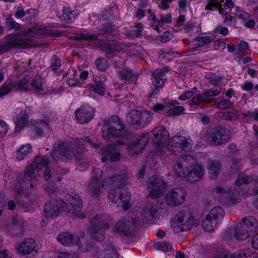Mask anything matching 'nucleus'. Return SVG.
<instances>
[{"label":"nucleus","instance_id":"1","mask_svg":"<svg viewBox=\"0 0 258 258\" xmlns=\"http://www.w3.org/2000/svg\"><path fill=\"white\" fill-rule=\"evenodd\" d=\"M127 180V176L124 172L121 174H117L111 168H106L103 171L100 169H95L93 172L92 179L89 184V188L90 191L94 195L97 194L101 187L108 189V200L110 205L117 206H122L123 209L126 210L130 207L129 202L131 200V194L125 192L120 194L117 197L115 188L121 187V185Z\"/></svg>","mask_w":258,"mask_h":258},{"label":"nucleus","instance_id":"2","mask_svg":"<svg viewBox=\"0 0 258 258\" xmlns=\"http://www.w3.org/2000/svg\"><path fill=\"white\" fill-rule=\"evenodd\" d=\"M154 143L156 149V154H159L166 150L172 154H176L179 150L190 151L192 149V142L189 137L175 136L171 138L166 148L164 146L169 137L168 132L162 126L156 127L154 130Z\"/></svg>","mask_w":258,"mask_h":258},{"label":"nucleus","instance_id":"3","mask_svg":"<svg viewBox=\"0 0 258 258\" xmlns=\"http://www.w3.org/2000/svg\"><path fill=\"white\" fill-rule=\"evenodd\" d=\"M204 166L198 163L190 154L181 156L174 163L173 171L175 175L195 182L200 181L204 174Z\"/></svg>","mask_w":258,"mask_h":258},{"label":"nucleus","instance_id":"4","mask_svg":"<svg viewBox=\"0 0 258 258\" xmlns=\"http://www.w3.org/2000/svg\"><path fill=\"white\" fill-rule=\"evenodd\" d=\"M82 207V201L77 194L72 196L68 195L63 202L60 198L51 199L46 204L43 209V214L46 218H52L58 216L62 211L76 216L84 218V213L81 214L80 210Z\"/></svg>","mask_w":258,"mask_h":258},{"label":"nucleus","instance_id":"5","mask_svg":"<svg viewBox=\"0 0 258 258\" xmlns=\"http://www.w3.org/2000/svg\"><path fill=\"white\" fill-rule=\"evenodd\" d=\"M49 164L50 161L46 156H36L31 165L26 168L21 181L32 187L36 182L35 179L40 175V170L42 169H44V178L48 180L51 177Z\"/></svg>","mask_w":258,"mask_h":258},{"label":"nucleus","instance_id":"6","mask_svg":"<svg viewBox=\"0 0 258 258\" xmlns=\"http://www.w3.org/2000/svg\"><path fill=\"white\" fill-rule=\"evenodd\" d=\"M102 136L108 141H113L115 138L121 137L124 133L122 125L117 116L109 118L108 123L102 128Z\"/></svg>","mask_w":258,"mask_h":258},{"label":"nucleus","instance_id":"7","mask_svg":"<svg viewBox=\"0 0 258 258\" xmlns=\"http://www.w3.org/2000/svg\"><path fill=\"white\" fill-rule=\"evenodd\" d=\"M193 225L197 226L199 222L195 220L191 213L189 211L179 212L171 224L173 230L175 232L187 230Z\"/></svg>","mask_w":258,"mask_h":258},{"label":"nucleus","instance_id":"8","mask_svg":"<svg viewBox=\"0 0 258 258\" xmlns=\"http://www.w3.org/2000/svg\"><path fill=\"white\" fill-rule=\"evenodd\" d=\"M222 2H223V0H210L206 9L212 11L218 9L220 14L225 18V21H232L234 17L229 13L234 7L233 2L232 0H226L224 4H222Z\"/></svg>","mask_w":258,"mask_h":258},{"label":"nucleus","instance_id":"9","mask_svg":"<svg viewBox=\"0 0 258 258\" xmlns=\"http://www.w3.org/2000/svg\"><path fill=\"white\" fill-rule=\"evenodd\" d=\"M43 78L39 75L36 76L33 78L29 76L22 79L18 81V84L13 85L16 90L28 91L33 89L35 91L42 90Z\"/></svg>","mask_w":258,"mask_h":258},{"label":"nucleus","instance_id":"10","mask_svg":"<svg viewBox=\"0 0 258 258\" xmlns=\"http://www.w3.org/2000/svg\"><path fill=\"white\" fill-rule=\"evenodd\" d=\"M153 114L149 112L131 110L126 116V120L128 123L144 127L151 120Z\"/></svg>","mask_w":258,"mask_h":258},{"label":"nucleus","instance_id":"11","mask_svg":"<svg viewBox=\"0 0 258 258\" xmlns=\"http://www.w3.org/2000/svg\"><path fill=\"white\" fill-rule=\"evenodd\" d=\"M90 219L91 224L90 229L91 237L98 240H103L105 231L110 228L109 225L98 215L90 218Z\"/></svg>","mask_w":258,"mask_h":258},{"label":"nucleus","instance_id":"12","mask_svg":"<svg viewBox=\"0 0 258 258\" xmlns=\"http://www.w3.org/2000/svg\"><path fill=\"white\" fill-rule=\"evenodd\" d=\"M187 196L186 190L182 187L171 189L166 194L165 201L171 206H177L182 204Z\"/></svg>","mask_w":258,"mask_h":258},{"label":"nucleus","instance_id":"13","mask_svg":"<svg viewBox=\"0 0 258 258\" xmlns=\"http://www.w3.org/2000/svg\"><path fill=\"white\" fill-rule=\"evenodd\" d=\"M205 138L211 144L214 145L223 144L229 141V131L225 128L216 127L208 133Z\"/></svg>","mask_w":258,"mask_h":258},{"label":"nucleus","instance_id":"14","mask_svg":"<svg viewBox=\"0 0 258 258\" xmlns=\"http://www.w3.org/2000/svg\"><path fill=\"white\" fill-rule=\"evenodd\" d=\"M7 50L14 47H29L31 46V40L25 39L22 35L10 34L7 36L4 41Z\"/></svg>","mask_w":258,"mask_h":258},{"label":"nucleus","instance_id":"15","mask_svg":"<svg viewBox=\"0 0 258 258\" xmlns=\"http://www.w3.org/2000/svg\"><path fill=\"white\" fill-rule=\"evenodd\" d=\"M148 186L151 189L148 197L156 199L162 195V189L165 187V185L161 178L155 176L149 179Z\"/></svg>","mask_w":258,"mask_h":258},{"label":"nucleus","instance_id":"16","mask_svg":"<svg viewBox=\"0 0 258 258\" xmlns=\"http://www.w3.org/2000/svg\"><path fill=\"white\" fill-rule=\"evenodd\" d=\"M76 118L79 123L84 124L90 121L94 116V110L88 106H82L75 111Z\"/></svg>","mask_w":258,"mask_h":258},{"label":"nucleus","instance_id":"17","mask_svg":"<svg viewBox=\"0 0 258 258\" xmlns=\"http://www.w3.org/2000/svg\"><path fill=\"white\" fill-rule=\"evenodd\" d=\"M14 121L16 124V130L19 132L29 123V116L27 113V108H17L15 110Z\"/></svg>","mask_w":258,"mask_h":258},{"label":"nucleus","instance_id":"18","mask_svg":"<svg viewBox=\"0 0 258 258\" xmlns=\"http://www.w3.org/2000/svg\"><path fill=\"white\" fill-rule=\"evenodd\" d=\"M135 223L132 218H124L120 221L114 227H111V231L123 235H128Z\"/></svg>","mask_w":258,"mask_h":258},{"label":"nucleus","instance_id":"19","mask_svg":"<svg viewBox=\"0 0 258 258\" xmlns=\"http://www.w3.org/2000/svg\"><path fill=\"white\" fill-rule=\"evenodd\" d=\"M152 27L159 32L161 29L172 23V18L170 14H167L162 15L160 17V20H158L154 15H151L149 17Z\"/></svg>","mask_w":258,"mask_h":258},{"label":"nucleus","instance_id":"20","mask_svg":"<svg viewBox=\"0 0 258 258\" xmlns=\"http://www.w3.org/2000/svg\"><path fill=\"white\" fill-rule=\"evenodd\" d=\"M149 141L148 135H143L135 142L130 144L128 147V153L134 155L140 152L147 145Z\"/></svg>","mask_w":258,"mask_h":258},{"label":"nucleus","instance_id":"21","mask_svg":"<svg viewBox=\"0 0 258 258\" xmlns=\"http://www.w3.org/2000/svg\"><path fill=\"white\" fill-rule=\"evenodd\" d=\"M36 243L32 238L25 239L18 246L17 251L21 255L29 254L33 252H37Z\"/></svg>","mask_w":258,"mask_h":258},{"label":"nucleus","instance_id":"22","mask_svg":"<svg viewBox=\"0 0 258 258\" xmlns=\"http://www.w3.org/2000/svg\"><path fill=\"white\" fill-rule=\"evenodd\" d=\"M57 240L63 245H79L80 239L78 236L72 235L69 232H62L57 237Z\"/></svg>","mask_w":258,"mask_h":258},{"label":"nucleus","instance_id":"23","mask_svg":"<svg viewBox=\"0 0 258 258\" xmlns=\"http://www.w3.org/2000/svg\"><path fill=\"white\" fill-rule=\"evenodd\" d=\"M101 154L104 156L101 158L102 162L109 160L111 162H116L119 160L120 154L114 147L108 146L104 150L101 151Z\"/></svg>","mask_w":258,"mask_h":258},{"label":"nucleus","instance_id":"24","mask_svg":"<svg viewBox=\"0 0 258 258\" xmlns=\"http://www.w3.org/2000/svg\"><path fill=\"white\" fill-rule=\"evenodd\" d=\"M215 191L220 195H221L227 199H229L231 202L233 203H237L239 202L240 201L239 194L238 196H237L234 192L231 193L230 188L228 186L217 187L215 188Z\"/></svg>","mask_w":258,"mask_h":258},{"label":"nucleus","instance_id":"25","mask_svg":"<svg viewBox=\"0 0 258 258\" xmlns=\"http://www.w3.org/2000/svg\"><path fill=\"white\" fill-rule=\"evenodd\" d=\"M251 181L252 182V183L254 184L255 186L253 189L254 192L255 193L258 192V177L257 176H254L253 180L250 177H248L244 174L240 175L238 178L235 181V184L237 187H240L243 185L247 184L249 183V181Z\"/></svg>","mask_w":258,"mask_h":258},{"label":"nucleus","instance_id":"26","mask_svg":"<svg viewBox=\"0 0 258 258\" xmlns=\"http://www.w3.org/2000/svg\"><path fill=\"white\" fill-rule=\"evenodd\" d=\"M157 211L156 207L152 204H148L143 210L142 217L144 222H149L154 218Z\"/></svg>","mask_w":258,"mask_h":258},{"label":"nucleus","instance_id":"27","mask_svg":"<svg viewBox=\"0 0 258 258\" xmlns=\"http://www.w3.org/2000/svg\"><path fill=\"white\" fill-rule=\"evenodd\" d=\"M207 167L208 173L211 178L215 179L219 175L221 168V164L218 161L210 160L208 162Z\"/></svg>","mask_w":258,"mask_h":258},{"label":"nucleus","instance_id":"28","mask_svg":"<svg viewBox=\"0 0 258 258\" xmlns=\"http://www.w3.org/2000/svg\"><path fill=\"white\" fill-rule=\"evenodd\" d=\"M242 224L243 228H245L250 232L255 231L258 226L256 219L252 216H249L243 219Z\"/></svg>","mask_w":258,"mask_h":258},{"label":"nucleus","instance_id":"29","mask_svg":"<svg viewBox=\"0 0 258 258\" xmlns=\"http://www.w3.org/2000/svg\"><path fill=\"white\" fill-rule=\"evenodd\" d=\"M178 102L176 101L166 102L164 103V105L158 103L153 106L152 110L158 113H165L167 111L168 108H170L172 106L178 105Z\"/></svg>","mask_w":258,"mask_h":258},{"label":"nucleus","instance_id":"30","mask_svg":"<svg viewBox=\"0 0 258 258\" xmlns=\"http://www.w3.org/2000/svg\"><path fill=\"white\" fill-rule=\"evenodd\" d=\"M250 232L245 228H243L242 224H238L235 230V237L238 240H242L247 239L249 236Z\"/></svg>","mask_w":258,"mask_h":258},{"label":"nucleus","instance_id":"31","mask_svg":"<svg viewBox=\"0 0 258 258\" xmlns=\"http://www.w3.org/2000/svg\"><path fill=\"white\" fill-rule=\"evenodd\" d=\"M31 124L38 135H42L45 130L48 129V123L44 120L36 121L32 120Z\"/></svg>","mask_w":258,"mask_h":258},{"label":"nucleus","instance_id":"32","mask_svg":"<svg viewBox=\"0 0 258 258\" xmlns=\"http://www.w3.org/2000/svg\"><path fill=\"white\" fill-rule=\"evenodd\" d=\"M224 215V212L220 207H215L210 210L206 216L217 222L218 218L223 217Z\"/></svg>","mask_w":258,"mask_h":258},{"label":"nucleus","instance_id":"33","mask_svg":"<svg viewBox=\"0 0 258 258\" xmlns=\"http://www.w3.org/2000/svg\"><path fill=\"white\" fill-rule=\"evenodd\" d=\"M18 84V82H14L12 81H9L6 82L1 88H0V97H3L4 96L8 94L12 90L14 91H21V90L15 89L14 87L12 85Z\"/></svg>","mask_w":258,"mask_h":258},{"label":"nucleus","instance_id":"34","mask_svg":"<svg viewBox=\"0 0 258 258\" xmlns=\"http://www.w3.org/2000/svg\"><path fill=\"white\" fill-rule=\"evenodd\" d=\"M32 151L31 146L29 144L23 145L16 152L17 159L21 161L25 158L26 156Z\"/></svg>","mask_w":258,"mask_h":258},{"label":"nucleus","instance_id":"35","mask_svg":"<svg viewBox=\"0 0 258 258\" xmlns=\"http://www.w3.org/2000/svg\"><path fill=\"white\" fill-rule=\"evenodd\" d=\"M74 38L77 40H86L92 41L96 40L98 36L95 34H90L88 32H81L76 34Z\"/></svg>","mask_w":258,"mask_h":258},{"label":"nucleus","instance_id":"36","mask_svg":"<svg viewBox=\"0 0 258 258\" xmlns=\"http://www.w3.org/2000/svg\"><path fill=\"white\" fill-rule=\"evenodd\" d=\"M63 17L68 23L73 22L76 18L77 14L70 7H65L62 10Z\"/></svg>","mask_w":258,"mask_h":258},{"label":"nucleus","instance_id":"37","mask_svg":"<svg viewBox=\"0 0 258 258\" xmlns=\"http://www.w3.org/2000/svg\"><path fill=\"white\" fill-rule=\"evenodd\" d=\"M231 258H258V254L256 252L248 249L239 253H234Z\"/></svg>","mask_w":258,"mask_h":258},{"label":"nucleus","instance_id":"38","mask_svg":"<svg viewBox=\"0 0 258 258\" xmlns=\"http://www.w3.org/2000/svg\"><path fill=\"white\" fill-rule=\"evenodd\" d=\"M217 222L210 218H208L206 216L203 220L202 224L203 228L208 232L212 231L216 226Z\"/></svg>","mask_w":258,"mask_h":258},{"label":"nucleus","instance_id":"39","mask_svg":"<svg viewBox=\"0 0 258 258\" xmlns=\"http://www.w3.org/2000/svg\"><path fill=\"white\" fill-rule=\"evenodd\" d=\"M215 39L213 35L202 34L197 38V44L199 46H202L211 43Z\"/></svg>","mask_w":258,"mask_h":258},{"label":"nucleus","instance_id":"40","mask_svg":"<svg viewBox=\"0 0 258 258\" xmlns=\"http://www.w3.org/2000/svg\"><path fill=\"white\" fill-rule=\"evenodd\" d=\"M118 73L123 81H131L132 79L137 78V76L127 69L119 71Z\"/></svg>","mask_w":258,"mask_h":258},{"label":"nucleus","instance_id":"41","mask_svg":"<svg viewBox=\"0 0 258 258\" xmlns=\"http://www.w3.org/2000/svg\"><path fill=\"white\" fill-rule=\"evenodd\" d=\"M184 111V108L181 106H172L170 108H168L166 113L169 116L179 115L181 114Z\"/></svg>","mask_w":258,"mask_h":258},{"label":"nucleus","instance_id":"42","mask_svg":"<svg viewBox=\"0 0 258 258\" xmlns=\"http://www.w3.org/2000/svg\"><path fill=\"white\" fill-rule=\"evenodd\" d=\"M154 247L163 251H169L172 249V245L168 242H157L154 244Z\"/></svg>","mask_w":258,"mask_h":258},{"label":"nucleus","instance_id":"43","mask_svg":"<svg viewBox=\"0 0 258 258\" xmlns=\"http://www.w3.org/2000/svg\"><path fill=\"white\" fill-rule=\"evenodd\" d=\"M197 88L194 87L191 90L186 91L184 93L181 94L178 96V98L181 101H185L193 97V96L197 93Z\"/></svg>","mask_w":258,"mask_h":258},{"label":"nucleus","instance_id":"44","mask_svg":"<svg viewBox=\"0 0 258 258\" xmlns=\"http://www.w3.org/2000/svg\"><path fill=\"white\" fill-rule=\"evenodd\" d=\"M92 89L96 93L103 95L106 91V89L104 84L100 82H96L95 85L92 87Z\"/></svg>","mask_w":258,"mask_h":258},{"label":"nucleus","instance_id":"45","mask_svg":"<svg viewBox=\"0 0 258 258\" xmlns=\"http://www.w3.org/2000/svg\"><path fill=\"white\" fill-rule=\"evenodd\" d=\"M97 69L101 71H104L108 68V65L105 58H99L96 61Z\"/></svg>","mask_w":258,"mask_h":258},{"label":"nucleus","instance_id":"46","mask_svg":"<svg viewBox=\"0 0 258 258\" xmlns=\"http://www.w3.org/2000/svg\"><path fill=\"white\" fill-rule=\"evenodd\" d=\"M70 152H72V151H70L69 149L65 150L63 151L54 150L53 151L52 156L54 158H55L58 155H59L63 157H66V158H71L72 156L69 153Z\"/></svg>","mask_w":258,"mask_h":258},{"label":"nucleus","instance_id":"47","mask_svg":"<svg viewBox=\"0 0 258 258\" xmlns=\"http://www.w3.org/2000/svg\"><path fill=\"white\" fill-rule=\"evenodd\" d=\"M220 93V90L218 89H210L204 92V95L205 96L207 102H210V97L212 96H215L219 95Z\"/></svg>","mask_w":258,"mask_h":258},{"label":"nucleus","instance_id":"48","mask_svg":"<svg viewBox=\"0 0 258 258\" xmlns=\"http://www.w3.org/2000/svg\"><path fill=\"white\" fill-rule=\"evenodd\" d=\"M20 25L12 19H7L6 21V27L8 30L18 29Z\"/></svg>","mask_w":258,"mask_h":258},{"label":"nucleus","instance_id":"49","mask_svg":"<svg viewBox=\"0 0 258 258\" xmlns=\"http://www.w3.org/2000/svg\"><path fill=\"white\" fill-rule=\"evenodd\" d=\"M51 64L50 68L52 71H56L58 70L60 67V61L59 58L53 55L51 58Z\"/></svg>","mask_w":258,"mask_h":258},{"label":"nucleus","instance_id":"50","mask_svg":"<svg viewBox=\"0 0 258 258\" xmlns=\"http://www.w3.org/2000/svg\"><path fill=\"white\" fill-rule=\"evenodd\" d=\"M205 102H207V101L205 96L204 95V93L198 94L194 96L192 98V102L194 104H199Z\"/></svg>","mask_w":258,"mask_h":258},{"label":"nucleus","instance_id":"51","mask_svg":"<svg viewBox=\"0 0 258 258\" xmlns=\"http://www.w3.org/2000/svg\"><path fill=\"white\" fill-rule=\"evenodd\" d=\"M9 131V125L6 122L0 120V138L4 137Z\"/></svg>","mask_w":258,"mask_h":258},{"label":"nucleus","instance_id":"52","mask_svg":"<svg viewBox=\"0 0 258 258\" xmlns=\"http://www.w3.org/2000/svg\"><path fill=\"white\" fill-rule=\"evenodd\" d=\"M215 33H219L223 36H226L228 34L229 31L227 27L222 26V25H218L216 27L214 30Z\"/></svg>","mask_w":258,"mask_h":258},{"label":"nucleus","instance_id":"53","mask_svg":"<svg viewBox=\"0 0 258 258\" xmlns=\"http://www.w3.org/2000/svg\"><path fill=\"white\" fill-rule=\"evenodd\" d=\"M226 43L223 39H218L214 41L213 43V46L215 50H218L220 48L224 49L226 47Z\"/></svg>","mask_w":258,"mask_h":258},{"label":"nucleus","instance_id":"54","mask_svg":"<svg viewBox=\"0 0 258 258\" xmlns=\"http://www.w3.org/2000/svg\"><path fill=\"white\" fill-rule=\"evenodd\" d=\"M231 106V102L228 100H222L218 102L217 104V106L220 109H225L228 108Z\"/></svg>","mask_w":258,"mask_h":258},{"label":"nucleus","instance_id":"55","mask_svg":"<svg viewBox=\"0 0 258 258\" xmlns=\"http://www.w3.org/2000/svg\"><path fill=\"white\" fill-rule=\"evenodd\" d=\"M157 4L161 10H167L169 8V3L171 0H157Z\"/></svg>","mask_w":258,"mask_h":258},{"label":"nucleus","instance_id":"56","mask_svg":"<svg viewBox=\"0 0 258 258\" xmlns=\"http://www.w3.org/2000/svg\"><path fill=\"white\" fill-rule=\"evenodd\" d=\"M44 258H71V255L68 253H61L58 254L51 253L48 256L45 255Z\"/></svg>","mask_w":258,"mask_h":258},{"label":"nucleus","instance_id":"57","mask_svg":"<svg viewBox=\"0 0 258 258\" xmlns=\"http://www.w3.org/2000/svg\"><path fill=\"white\" fill-rule=\"evenodd\" d=\"M172 33L169 31L165 32L160 37V41L162 42H166L170 40L172 37Z\"/></svg>","mask_w":258,"mask_h":258},{"label":"nucleus","instance_id":"58","mask_svg":"<svg viewBox=\"0 0 258 258\" xmlns=\"http://www.w3.org/2000/svg\"><path fill=\"white\" fill-rule=\"evenodd\" d=\"M11 221L12 224H9V228H11V227H13L15 229V230H16L20 227L21 225L19 223V220L17 217H12Z\"/></svg>","mask_w":258,"mask_h":258},{"label":"nucleus","instance_id":"59","mask_svg":"<svg viewBox=\"0 0 258 258\" xmlns=\"http://www.w3.org/2000/svg\"><path fill=\"white\" fill-rule=\"evenodd\" d=\"M168 71V70L166 69H157L154 71L153 73V77H159L161 78V77L165 75V74Z\"/></svg>","mask_w":258,"mask_h":258},{"label":"nucleus","instance_id":"60","mask_svg":"<svg viewBox=\"0 0 258 258\" xmlns=\"http://www.w3.org/2000/svg\"><path fill=\"white\" fill-rule=\"evenodd\" d=\"M153 77V83L155 86L158 89L162 88L164 84L163 80L159 77Z\"/></svg>","mask_w":258,"mask_h":258},{"label":"nucleus","instance_id":"61","mask_svg":"<svg viewBox=\"0 0 258 258\" xmlns=\"http://www.w3.org/2000/svg\"><path fill=\"white\" fill-rule=\"evenodd\" d=\"M241 88L245 91H249L253 89V85L251 82L247 81L241 85Z\"/></svg>","mask_w":258,"mask_h":258},{"label":"nucleus","instance_id":"62","mask_svg":"<svg viewBox=\"0 0 258 258\" xmlns=\"http://www.w3.org/2000/svg\"><path fill=\"white\" fill-rule=\"evenodd\" d=\"M67 83L71 87L80 86V82L75 78L69 79Z\"/></svg>","mask_w":258,"mask_h":258},{"label":"nucleus","instance_id":"63","mask_svg":"<svg viewBox=\"0 0 258 258\" xmlns=\"http://www.w3.org/2000/svg\"><path fill=\"white\" fill-rule=\"evenodd\" d=\"M251 245L254 249H258V232L253 236Z\"/></svg>","mask_w":258,"mask_h":258},{"label":"nucleus","instance_id":"64","mask_svg":"<svg viewBox=\"0 0 258 258\" xmlns=\"http://www.w3.org/2000/svg\"><path fill=\"white\" fill-rule=\"evenodd\" d=\"M0 258H12L9 250L4 249L0 251Z\"/></svg>","mask_w":258,"mask_h":258}]
</instances>
